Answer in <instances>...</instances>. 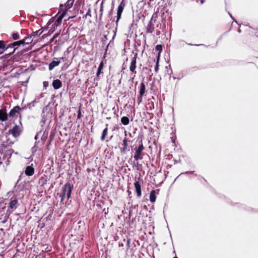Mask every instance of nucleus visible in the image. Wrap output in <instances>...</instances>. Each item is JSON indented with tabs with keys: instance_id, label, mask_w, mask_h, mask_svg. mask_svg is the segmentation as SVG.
<instances>
[{
	"instance_id": "nucleus-1",
	"label": "nucleus",
	"mask_w": 258,
	"mask_h": 258,
	"mask_svg": "<svg viewBox=\"0 0 258 258\" xmlns=\"http://www.w3.org/2000/svg\"><path fill=\"white\" fill-rule=\"evenodd\" d=\"M158 17L157 13H154L150 20L149 25L147 27V32H153L156 31L157 32H160L157 29L154 27L155 25H156V27H158V25L157 24V18Z\"/></svg>"
},
{
	"instance_id": "nucleus-2",
	"label": "nucleus",
	"mask_w": 258,
	"mask_h": 258,
	"mask_svg": "<svg viewBox=\"0 0 258 258\" xmlns=\"http://www.w3.org/2000/svg\"><path fill=\"white\" fill-rule=\"evenodd\" d=\"M51 115L52 112L50 111L49 108L48 106H46L43 108L41 113L42 119L40 122L42 126L45 124L47 120L50 119Z\"/></svg>"
},
{
	"instance_id": "nucleus-3",
	"label": "nucleus",
	"mask_w": 258,
	"mask_h": 258,
	"mask_svg": "<svg viewBox=\"0 0 258 258\" xmlns=\"http://www.w3.org/2000/svg\"><path fill=\"white\" fill-rule=\"evenodd\" d=\"M137 142L139 143V146L138 147H136L134 148L135 153L134 158L136 161H138L139 160H141L143 159L142 154L143 151L144 150V147L143 145L142 140H140L139 141L138 140Z\"/></svg>"
},
{
	"instance_id": "nucleus-4",
	"label": "nucleus",
	"mask_w": 258,
	"mask_h": 258,
	"mask_svg": "<svg viewBox=\"0 0 258 258\" xmlns=\"http://www.w3.org/2000/svg\"><path fill=\"white\" fill-rule=\"evenodd\" d=\"M58 26L54 23V18H51L47 22L46 25L41 32L44 31H48V32H54Z\"/></svg>"
},
{
	"instance_id": "nucleus-5",
	"label": "nucleus",
	"mask_w": 258,
	"mask_h": 258,
	"mask_svg": "<svg viewBox=\"0 0 258 258\" xmlns=\"http://www.w3.org/2000/svg\"><path fill=\"white\" fill-rule=\"evenodd\" d=\"M64 25H66L64 27L63 32H78L80 31V28L78 27V24L76 22L70 23L69 22L68 24L65 23Z\"/></svg>"
},
{
	"instance_id": "nucleus-6",
	"label": "nucleus",
	"mask_w": 258,
	"mask_h": 258,
	"mask_svg": "<svg viewBox=\"0 0 258 258\" xmlns=\"http://www.w3.org/2000/svg\"><path fill=\"white\" fill-rule=\"evenodd\" d=\"M73 185L70 182H67L61 188V192L67 194V200H69L71 196Z\"/></svg>"
},
{
	"instance_id": "nucleus-7",
	"label": "nucleus",
	"mask_w": 258,
	"mask_h": 258,
	"mask_svg": "<svg viewBox=\"0 0 258 258\" xmlns=\"http://www.w3.org/2000/svg\"><path fill=\"white\" fill-rule=\"evenodd\" d=\"M31 34L32 35L27 36V37H25L23 39H22L23 46H24L25 45L29 44H31V43H32V42L33 41V39L32 38L33 37L35 38L38 36H40V35L42 33H39V35H38V33H31Z\"/></svg>"
},
{
	"instance_id": "nucleus-8",
	"label": "nucleus",
	"mask_w": 258,
	"mask_h": 258,
	"mask_svg": "<svg viewBox=\"0 0 258 258\" xmlns=\"http://www.w3.org/2000/svg\"><path fill=\"white\" fill-rule=\"evenodd\" d=\"M7 106L3 105L0 109V120L2 121H6L8 119L9 114L7 113Z\"/></svg>"
},
{
	"instance_id": "nucleus-9",
	"label": "nucleus",
	"mask_w": 258,
	"mask_h": 258,
	"mask_svg": "<svg viewBox=\"0 0 258 258\" xmlns=\"http://www.w3.org/2000/svg\"><path fill=\"white\" fill-rule=\"evenodd\" d=\"M133 53L134 54V56L133 57V58L132 59L131 65L130 67V70L132 72L136 73L135 70L137 67L136 63H137V58L138 57V53L137 52L134 53V52H133Z\"/></svg>"
},
{
	"instance_id": "nucleus-10",
	"label": "nucleus",
	"mask_w": 258,
	"mask_h": 258,
	"mask_svg": "<svg viewBox=\"0 0 258 258\" xmlns=\"http://www.w3.org/2000/svg\"><path fill=\"white\" fill-rule=\"evenodd\" d=\"M9 132L12 134L14 137L17 138L20 136L21 131L20 126L16 124Z\"/></svg>"
},
{
	"instance_id": "nucleus-11",
	"label": "nucleus",
	"mask_w": 258,
	"mask_h": 258,
	"mask_svg": "<svg viewBox=\"0 0 258 258\" xmlns=\"http://www.w3.org/2000/svg\"><path fill=\"white\" fill-rule=\"evenodd\" d=\"M125 4L122 2L118 6L117 10V16H116V23L117 24L118 22L121 18V14L125 7Z\"/></svg>"
},
{
	"instance_id": "nucleus-12",
	"label": "nucleus",
	"mask_w": 258,
	"mask_h": 258,
	"mask_svg": "<svg viewBox=\"0 0 258 258\" xmlns=\"http://www.w3.org/2000/svg\"><path fill=\"white\" fill-rule=\"evenodd\" d=\"M125 137H126L127 136L126 131L125 132ZM127 139L126 138V137H125L124 139L123 140V147L122 148H120V153L121 154H125L127 151Z\"/></svg>"
},
{
	"instance_id": "nucleus-13",
	"label": "nucleus",
	"mask_w": 258,
	"mask_h": 258,
	"mask_svg": "<svg viewBox=\"0 0 258 258\" xmlns=\"http://www.w3.org/2000/svg\"><path fill=\"white\" fill-rule=\"evenodd\" d=\"M60 63V60L57 58H54V59L49 64V70H52L55 67L58 66Z\"/></svg>"
},
{
	"instance_id": "nucleus-14",
	"label": "nucleus",
	"mask_w": 258,
	"mask_h": 258,
	"mask_svg": "<svg viewBox=\"0 0 258 258\" xmlns=\"http://www.w3.org/2000/svg\"><path fill=\"white\" fill-rule=\"evenodd\" d=\"M13 48H14V47L11 45V43H7L6 50H5V52H6V55L11 56L14 54L15 52H13Z\"/></svg>"
},
{
	"instance_id": "nucleus-15",
	"label": "nucleus",
	"mask_w": 258,
	"mask_h": 258,
	"mask_svg": "<svg viewBox=\"0 0 258 258\" xmlns=\"http://www.w3.org/2000/svg\"><path fill=\"white\" fill-rule=\"evenodd\" d=\"M34 173V168L33 167V165L27 166L26 167L25 170V174L28 176H30L33 175Z\"/></svg>"
},
{
	"instance_id": "nucleus-16",
	"label": "nucleus",
	"mask_w": 258,
	"mask_h": 258,
	"mask_svg": "<svg viewBox=\"0 0 258 258\" xmlns=\"http://www.w3.org/2000/svg\"><path fill=\"white\" fill-rule=\"evenodd\" d=\"M134 185L136 188V191L137 192V196L140 197L142 195V189L141 185L138 181H136L134 183Z\"/></svg>"
},
{
	"instance_id": "nucleus-17",
	"label": "nucleus",
	"mask_w": 258,
	"mask_h": 258,
	"mask_svg": "<svg viewBox=\"0 0 258 258\" xmlns=\"http://www.w3.org/2000/svg\"><path fill=\"white\" fill-rule=\"evenodd\" d=\"M52 85L54 89L57 90L62 86V83L60 80L55 79L53 81Z\"/></svg>"
},
{
	"instance_id": "nucleus-18",
	"label": "nucleus",
	"mask_w": 258,
	"mask_h": 258,
	"mask_svg": "<svg viewBox=\"0 0 258 258\" xmlns=\"http://www.w3.org/2000/svg\"><path fill=\"white\" fill-rule=\"evenodd\" d=\"M11 45L13 46V47H14V48H13V52H15L16 50L17 49V48H19V47H20L21 45H23V44L22 39H21V40H18V41H14L13 42H12L11 43Z\"/></svg>"
},
{
	"instance_id": "nucleus-19",
	"label": "nucleus",
	"mask_w": 258,
	"mask_h": 258,
	"mask_svg": "<svg viewBox=\"0 0 258 258\" xmlns=\"http://www.w3.org/2000/svg\"><path fill=\"white\" fill-rule=\"evenodd\" d=\"M21 109H22L19 106L17 105V106H15L9 112V116L10 117L14 116L16 114V113L18 112V111Z\"/></svg>"
},
{
	"instance_id": "nucleus-20",
	"label": "nucleus",
	"mask_w": 258,
	"mask_h": 258,
	"mask_svg": "<svg viewBox=\"0 0 258 258\" xmlns=\"http://www.w3.org/2000/svg\"><path fill=\"white\" fill-rule=\"evenodd\" d=\"M18 203V200L17 198H15L14 199H11L9 207L11 208V209H14V210L16 209L17 208V204Z\"/></svg>"
},
{
	"instance_id": "nucleus-21",
	"label": "nucleus",
	"mask_w": 258,
	"mask_h": 258,
	"mask_svg": "<svg viewBox=\"0 0 258 258\" xmlns=\"http://www.w3.org/2000/svg\"><path fill=\"white\" fill-rule=\"evenodd\" d=\"M8 42H5L3 40H0V54L5 52L6 50V46L7 45Z\"/></svg>"
},
{
	"instance_id": "nucleus-22",
	"label": "nucleus",
	"mask_w": 258,
	"mask_h": 258,
	"mask_svg": "<svg viewBox=\"0 0 258 258\" xmlns=\"http://www.w3.org/2000/svg\"><path fill=\"white\" fill-rule=\"evenodd\" d=\"M66 11H63L60 15L57 18V20L54 19V23L57 24V26L59 25L61 22L62 19L66 15Z\"/></svg>"
},
{
	"instance_id": "nucleus-23",
	"label": "nucleus",
	"mask_w": 258,
	"mask_h": 258,
	"mask_svg": "<svg viewBox=\"0 0 258 258\" xmlns=\"http://www.w3.org/2000/svg\"><path fill=\"white\" fill-rule=\"evenodd\" d=\"M139 88V95L143 96L146 91V86L144 82L141 83Z\"/></svg>"
},
{
	"instance_id": "nucleus-24",
	"label": "nucleus",
	"mask_w": 258,
	"mask_h": 258,
	"mask_svg": "<svg viewBox=\"0 0 258 258\" xmlns=\"http://www.w3.org/2000/svg\"><path fill=\"white\" fill-rule=\"evenodd\" d=\"M156 192L154 190H152L150 194V201L153 203L156 201Z\"/></svg>"
},
{
	"instance_id": "nucleus-25",
	"label": "nucleus",
	"mask_w": 258,
	"mask_h": 258,
	"mask_svg": "<svg viewBox=\"0 0 258 258\" xmlns=\"http://www.w3.org/2000/svg\"><path fill=\"white\" fill-rule=\"evenodd\" d=\"M103 67H104V63H103V60H102L99 65V67L98 68V69H97V71L96 72V76L97 77H98L100 76V75L101 74V73H102V70L103 69Z\"/></svg>"
},
{
	"instance_id": "nucleus-26",
	"label": "nucleus",
	"mask_w": 258,
	"mask_h": 258,
	"mask_svg": "<svg viewBox=\"0 0 258 258\" xmlns=\"http://www.w3.org/2000/svg\"><path fill=\"white\" fill-rule=\"evenodd\" d=\"M38 102L35 100H34L31 102L27 104L26 106L23 107L22 109H25L26 108H28L30 109H31L33 107H34L35 106L36 103Z\"/></svg>"
},
{
	"instance_id": "nucleus-27",
	"label": "nucleus",
	"mask_w": 258,
	"mask_h": 258,
	"mask_svg": "<svg viewBox=\"0 0 258 258\" xmlns=\"http://www.w3.org/2000/svg\"><path fill=\"white\" fill-rule=\"evenodd\" d=\"M108 124H106V127L103 130V132L102 133V135L101 137V140L104 141L106 138V136L107 135L108 133V127H107Z\"/></svg>"
},
{
	"instance_id": "nucleus-28",
	"label": "nucleus",
	"mask_w": 258,
	"mask_h": 258,
	"mask_svg": "<svg viewBox=\"0 0 258 258\" xmlns=\"http://www.w3.org/2000/svg\"><path fill=\"white\" fill-rule=\"evenodd\" d=\"M121 122L124 125H128L130 123L129 118L127 116H123L121 118Z\"/></svg>"
},
{
	"instance_id": "nucleus-29",
	"label": "nucleus",
	"mask_w": 258,
	"mask_h": 258,
	"mask_svg": "<svg viewBox=\"0 0 258 258\" xmlns=\"http://www.w3.org/2000/svg\"><path fill=\"white\" fill-rule=\"evenodd\" d=\"M9 217L10 216L5 213L1 216L0 219L2 220L3 223H5L8 221Z\"/></svg>"
},
{
	"instance_id": "nucleus-30",
	"label": "nucleus",
	"mask_w": 258,
	"mask_h": 258,
	"mask_svg": "<svg viewBox=\"0 0 258 258\" xmlns=\"http://www.w3.org/2000/svg\"><path fill=\"white\" fill-rule=\"evenodd\" d=\"M159 54H158L157 56V60L156 62V65L155 66V71L156 73H157L159 70Z\"/></svg>"
},
{
	"instance_id": "nucleus-31",
	"label": "nucleus",
	"mask_w": 258,
	"mask_h": 258,
	"mask_svg": "<svg viewBox=\"0 0 258 258\" xmlns=\"http://www.w3.org/2000/svg\"><path fill=\"white\" fill-rule=\"evenodd\" d=\"M155 49L158 51V54H159V57H160V53L162 51V45L161 44H158L155 47Z\"/></svg>"
},
{
	"instance_id": "nucleus-32",
	"label": "nucleus",
	"mask_w": 258,
	"mask_h": 258,
	"mask_svg": "<svg viewBox=\"0 0 258 258\" xmlns=\"http://www.w3.org/2000/svg\"><path fill=\"white\" fill-rule=\"evenodd\" d=\"M66 196H67V194L63 193L61 191L60 195H59V197L61 198L60 199V203L61 204H63V205L64 204L63 201H64V199L65 198Z\"/></svg>"
},
{
	"instance_id": "nucleus-33",
	"label": "nucleus",
	"mask_w": 258,
	"mask_h": 258,
	"mask_svg": "<svg viewBox=\"0 0 258 258\" xmlns=\"http://www.w3.org/2000/svg\"><path fill=\"white\" fill-rule=\"evenodd\" d=\"M103 2H104V0H103L102 1V3L100 5V19H101L102 17V15H103Z\"/></svg>"
},
{
	"instance_id": "nucleus-34",
	"label": "nucleus",
	"mask_w": 258,
	"mask_h": 258,
	"mask_svg": "<svg viewBox=\"0 0 258 258\" xmlns=\"http://www.w3.org/2000/svg\"><path fill=\"white\" fill-rule=\"evenodd\" d=\"M14 210V209H11V208L8 207L7 212L5 214L8 215L9 216H10V215L13 212Z\"/></svg>"
},
{
	"instance_id": "nucleus-35",
	"label": "nucleus",
	"mask_w": 258,
	"mask_h": 258,
	"mask_svg": "<svg viewBox=\"0 0 258 258\" xmlns=\"http://www.w3.org/2000/svg\"><path fill=\"white\" fill-rule=\"evenodd\" d=\"M12 38L14 40H17L20 38L19 33H12Z\"/></svg>"
},
{
	"instance_id": "nucleus-36",
	"label": "nucleus",
	"mask_w": 258,
	"mask_h": 258,
	"mask_svg": "<svg viewBox=\"0 0 258 258\" xmlns=\"http://www.w3.org/2000/svg\"><path fill=\"white\" fill-rule=\"evenodd\" d=\"M60 33H55L54 35L53 36V37L50 39V42H53L56 38H57Z\"/></svg>"
},
{
	"instance_id": "nucleus-37",
	"label": "nucleus",
	"mask_w": 258,
	"mask_h": 258,
	"mask_svg": "<svg viewBox=\"0 0 258 258\" xmlns=\"http://www.w3.org/2000/svg\"><path fill=\"white\" fill-rule=\"evenodd\" d=\"M142 97L143 96H141L140 95H139L138 97H137V101L138 102V104H139L142 101Z\"/></svg>"
},
{
	"instance_id": "nucleus-38",
	"label": "nucleus",
	"mask_w": 258,
	"mask_h": 258,
	"mask_svg": "<svg viewBox=\"0 0 258 258\" xmlns=\"http://www.w3.org/2000/svg\"><path fill=\"white\" fill-rule=\"evenodd\" d=\"M69 34V33H61V36L64 37V38H65V39L67 40L69 38V36L68 35Z\"/></svg>"
},
{
	"instance_id": "nucleus-39",
	"label": "nucleus",
	"mask_w": 258,
	"mask_h": 258,
	"mask_svg": "<svg viewBox=\"0 0 258 258\" xmlns=\"http://www.w3.org/2000/svg\"><path fill=\"white\" fill-rule=\"evenodd\" d=\"M82 117V114L81 111L80 109H79V110L77 111V118L80 119Z\"/></svg>"
},
{
	"instance_id": "nucleus-40",
	"label": "nucleus",
	"mask_w": 258,
	"mask_h": 258,
	"mask_svg": "<svg viewBox=\"0 0 258 258\" xmlns=\"http://www.w3.org/2000/svg\"><path fill=\"white\" fill-rule=\"evenodd\" d=\"M43 85L44 89H46L47 87L48 86V82L47 81H44L43 82Z\"/></svg>"
},
{
	"instance_id": "nucleus-41",
	"label": "nucleus",
	"mask_w": 258,
	"mask_h": 258,
	"mask_svg": "<svg viewBox=\"0 0 258 258\" xmlns=\"http://www.w3.org/2000/svg\"><path fill=\"white\" fill-rule=\"evenodd\" d=\"M87 16L91 17V9L90 8H89L88 10V11H87L86 14L85 15V17H87Z\"/></svg>"
},
{
	"instance_id": "nucleus-42",
	"label": "nucleus",
	"mask_w": 258,
	"mask_h": 258,
	"mask_svg": "<svg viewBox=\"0 0 258 258\" xmlns=\"http://www.w3.org/2000/svg\"><path fill=\"white\" fill-rule=\"evenodd\" d=\"M155 62V59H152V61H149V67H153V63Z\"/></svg>"
},
{
	"instance_id": "nucleus-43",
	"label": "nucleus",
	"mask_w": 258,
	"mask_h": 258,
	"mask_svg": "<svg viewBox=\"0 0 258 258\" xmlns=\"http://www.w3.org/2000/svg\"><path fill=\"white\" fill-rule=\"evenodd\" d=\"M109 45V43H108L107 46H106V48H105V53L103 55V58H105V57H106V53H107V49H108V46Z\"/></svg>"
},
{
	"instance_id": "nucleus-44",
	"label": "nucleus",
	"mask_w": 258,
	"mask_h": 258,
	"mask_svg": "<svg viewBox=\"0 0 258 258\" xmlns=\"http://www.w3.org/2000/svg\"><path fill=\"white\" fill-rule=\"evenodd\" d=\"M109 45V43H108L107 46H106V48H105V53L103 55V58H105V57H106V53H107V49H108V46Z\"/></svg>"
},
{
	"instance_id": "nucleus-45",
	"label": "nucleus",
	"mask_w": 258,
	"mask_h": 258,
	"mask_svg": "<svg viewBox=\"0 0 258 258\" xmlns=\"http://www.w3.org/2000/svg\"><path fill=\"white\" fill-rule=\"evenodd\" d=\"M143 33H140V35H139V37H142V39H143V40L145 42H146V38H145V35H143Z\"/></svg>"
},
{
	"instance_id": "nucleus-46",
	"label": "nucleus",
	"mask_w": 258,
	"mask_h": 258,
	"mask_svg": "<svg viewBox=\"0 0 258 258\" xmlns=\"http://www.w3.org/2000/svg\"><path fill=\"white\" fill-rule=\"evenodd\" d=\"M194 173V171H186L184 173V174H193Z\"/></svg>"
},
{
	"instance_id": "nucleus-47",
	"label": "nucleus",
	"mask_w": 258,
	"mask_h": 258,
	"mask_svg": "<svg viewBox=\"0 0 258 258\" xmlns=\"http://www.w3.org/2000/svg\"><path fill=\"white\" fill-rule=\"evenodd\" d=\"M40 133H37L34 137V139L37 140L38 139V135Z\"/></svg>"
},
{
	"instance_id": "nucleus-48",
	"label": "nucleus",
	"mask_w": 258,
	"mask_h": 258,
	"mask_svg": "<svg viewBox=\"0 0 258 258\" xmlns=\"http://www.w3.org/2000/svg\"><path fill=\"white\" fill-rule=\"evenodd\" d=\"M22 176H23V173H21V174L19 176V179L17 180V182H19L21 180V178H22Z\"/></svg>"
},
{
	"instance_id": "nucleus-49",
	"label": "nucleus",
	"mask_w": 258,
	"mask_h": 258,
	"mask_svg": "<svg viewBox=\"0 0 258 258\" xmlns=\"http://www.w3.org/2000/svg\"><path fill=\"white\" fill-rule=\"evenodd\" d=\"M53 135L51 134L49 137L50 142H51L53 140Z\"/></svg>"
},
{
	"instance_id": "nucleus-50",
	"label": "nucleus",
	"mask_w": 258,
	"mask_h": 258,
	"mask_svg": "<svg viewBox=\"0 0 258 258\" xmlns=\"http://www.w3.org/2000/svg\"><path fill=\"white\" fill-rule=\"evenodd\" d=\"M44 134H45V133H44L43 135L42 136V138H41V139H42V140H45V139H46V137L44 136Z\"/></svg>"
},
{
	"instance_id": "nucleus-51",
	"label": "nucleus",
	"mask_w": 258,
	"mask_h": 258,
	"mask_svg": "<svg viewBox=\"0 0 258 258\" xmlns=\"http://www.w3.org/2000/svg\"><path fill=\"white\" fill-rule=\"evenodd\" d=\"M240 27H241V26L240 25V26H239L238 30V32L239 33H240V32H241V29H240Z\"/></svg>"
},
{
	"instance_id": "nucleus-52",
	"label": "nucleus",
	"mask_w": 258,
	"mask_h": 258,
	"mask_svg": "<svg viewBox=\"0 0 258 258\" xmlns=\"http://www.w3.org/2000/svg\"><path fill=\"white\" fill-rule=\"evenodd\" d=\"M42 28H41V29H39L38 30H36L35 31H33L32 32H35V33H37V32H39V31L42 29Z\"/></svg>"
},
{
	"instance_id": "nucleus-53",
	"label": "nucleus",
	"mask_w": 258,
	"mask_h": 258,
	"mask_svg": "<svg viewBox=\"0 0 258 258\" xmlns=\"http://www.w3.org/2000/svg\"><path fill=\"white\" fill-rule=\"evenodd\" d=\"M112 137H113V136H111L110 137H109V140H106V142H108L109 140H111V139H112Z\"/></svg>"
},
{
	"instance_id": "nucleus-54",
	"label": "nucleus",
	"mask_w": 258,
	"mask_h": 258,
	"mask_svg": "<svg viewBox=\"0 0 258 258\" xmlns=\"http://www.w3.org/2000/svg\"><path fill=\"white\" fill-rule=\"evenodd\" d=\"M102 42H103V43L104 44H105V39H102Z\"/></svg>"
},
{
	"instance_id": "nucleus-55",
	"label": "nucleus",
	"mask_w": 258,
	"mask_h": 258,
	"mask_svg": "<svg viewBox=\"0 0 258 258\" xmlns=\"http://www.w3.org/2000/svg\"><path fill=\"white\" fill-rule=\"evenodd\" d=\"M192 69H194V70H198V68L197 67H194L192 68Z\"/></svg>"
},
{
	"instance_id": "nucleus-56",
	"label": "nucleus",
	"mask_w": 258,
	"mask_h": 258,
	"mask_svg": "<svg viewBox=\"0 0 258 258\" xmlns=\"http://www.w3.org/2000/svg\"><path fill=\"white\" fill-rule=\"evenodd\" d=\"M104 39H105V40H107V35H104Z\"/></svg>"
},
{
	"instance_id": "nucleus-57",
	"label": "nucleus",
	"mask_w": 258,
	"mask_h": 258,
	"mask_svg": "<svg viewBox=\"0 0 258 258\" xmlns=\"http://www.w3.org/2000/svg\"><path fill=\"white\" fill-rule=\"evenodd\" d=\"M115 35H116V33H114V35H113V37H112V38H113V39L114 38V37L115 36Z\"/></svg>"
},
{
	"instance_id": "nucleus-58",
	"label": "nucleus",
	"mask_w": 258,
	"mask_h": 258,
	"mask_svg": "<svg viewBox=\"0 0 258 258\" xmlns=\"http://www.w3.org/2000/svg\"><path fill=\"white\" fill-rule=\"evenodd\" d=\"M177 163V161L176 160H174V163L175 164V163Z\"/></svg>"
},
{
	"instance_id": "nucleus-59",
	"label": "nucleus",
	"mask_w": 258,
	"mask_h": 258,
	"mask_svg": "<svg viewBox=\"0 0 258 258\" xmlns=\"http://www.w3.org/2000/svg\"><path fill=\"white\" fill-rule=\"evenodd\" d=\"M188 45H193V44H191V43H188L187 44Z\"/></svg>"
},
{
	"instance_id": "nucleus-60",
	"label": "nucleus",
	"mask_w": 258,
	"mask_h": 258,
	"mask_svg": "<svg viewBox=\"0 0 258 258\" xmlns=\"http://www.w3.org/2000/svg\"><path fill=\"white\" fill-rule=\"evenodd\" d=\"M173 79L174 80H175V79H176V77H173Z\"/></svg>"
},
{
	"instance_id": "nucleus-61",
	"label": "nucleus",
	"mask_w": 258,
	"mask_h": 258,
	"mask_svg": "<svg viewBox=\"0 0 258 258\" xmlns=\"http://www.w3.org/2000/svg\"><path fill=\"white\" fill-rule=\"evenodd\" d=\"M18 182H16V184H15V186L18 184Z\"/></svg>"
},
{
	"instance_id": "nucleus-62",
	"label": "nucleus",
	"mask_w": 258,
	"mask_h": 258,
	"mask_svg": "<svg viewBox=\"0 0 258 258\" xmlns=\"http://www.w3.org/2000/svg\"><path fill=\"white\" fill-rule=\"evenodd\" d=\"M135 36H136V37H137L138 35H137L136 33H135Z\"/></svg>"
},
{
	"instance_id": "nucleus-63",
	"label": "nucleus",
	"mask_w": 258,
	"mask_h": 258,
	"mask_svg": "<svg viewBox=\"0 0 258 258\" xmlns=\"http://www.w3.org/2000/svg\"><path fill=\"white\" fill-rule=\"evenodd\" d=\"M157 35H159L160 33H156Z\"/></svg>"
},
{
	"instance_id": "nucleus-64",
	"label": "nucleus",
	"mask_w": 258,
	"mask_h": 258,
	"mask_svg": "<svg viewBox=\"0 0 258 258\" xmlns=\"http://www.w3.org/2000/svg\"><path fill=\"white\" fill-rule=\"evenodd\" d=\"M174 258H178L177 256H175L174 257Z\"/></svg>"
}]
</instances>
